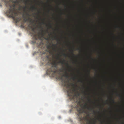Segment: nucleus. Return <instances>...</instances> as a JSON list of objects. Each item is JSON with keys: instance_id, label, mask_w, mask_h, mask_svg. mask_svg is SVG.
Segmentation results:
<instances>
[{"instance_id": "obj_1", "label": "nucleus", "mask_w": 124, "mask_h": 124, "mask_svg": "<svg viewBox=\"0 0 124 124\" xmlns=\"http://www.w3.org/2000/svg\"><path fill=\"white\" fill-rule=\"evenodd\" d=\"M58 56L56 57V58L57 60H59V61L56 62L57 61H54L53 63V66L51 67L49 69L47 70V72L48 73L50 74L52 73L53 75L54 74L58 73V70H56L57 65L58 63H61L62 64H65L68 68H69L68 70L69 72L71 71V70L70 69V68L71 67V66L69 65L68 62H66V61L64 59L62 60L60 59V57L59 56V54H58Z\"/></svg>"}, {"instance_id": "obj_2", "label": "nucleus", "mask_w": 124, "mask_h": 124, "mask_svg": "<svg viewBox=\"0 0 124 124\" xmlns=\"http://www.w3.org/2000/svg\"><path fill=\"white\" fill-rule=\"evenodd\" d=\"M79 120L81 124H96V120L92 121L88 119L87 116H83V113H85V111L80 106L77 108Z\"/></svg>"}, {"instance_id": "obj_3", "label": "nucleus", "mask_w": 124, "mask_h": 124, "mask_svg": "<svg viewBox=\"0 0 124 124\" xmlns=\"http://www.w3.org/2000/svg\"><path fill=\"white\" fill-rule=\"evenodd\" d=\"M15 5H13L12 9L11 8L9 9L7 11L6 13L8 16L14 19L15 20L16 22L17 23L20 21L21 19L20 17L16 18V16L17 14V13L16 11L15 8Z\"/></svg>"}, {"instance_id": "obj_4", "label": "nucleus", "mask_w": 124, "mask_h": 124, "mask_svg": "<svg viewBox=\"0 0 124 124\" xmlns=\"http://www.w3.org/2000/svg\"><path fill=\"white\" fill-rule=\"evenodd\" d=\"M31 28L32 31L30 32V34L31 35V36L33 37V39L35 40L38 39L41 40V39L43 37L45 34V33L44 32V31L43 28L40 26V28H41V32L37 34L35 31V28L32 27Z\"/></svg>"}, {"instance_id": "obj_5", "label": "nucleus", "mask_w": 124, "mask_h": 124, "mask_svg": "<svg viewBox=\"0 0 124 124\" xmlns=\"http://www.w3.org/2000/svg\"><path fill=\"white\" fill-rule=\"evenodd\" d=\"M67 92L68 94V96L70 97V99L71 100H74V97H76L79 96L80 95V93L79 92L77 91L75 93V94L74 95H72V93L71 92V89L69 88L67 91Z\"/></svg>"}, {"instance_id": "obj_6", "label": "nucleus", "mask_w": 124, "mask_h": 124, "mask_svg": "<svg viewBox=\"0 0 124 124\" xmlns=\"http://www.w3.org/2000/svg\"><path fill=\"white\" fill-rule=\"evenodd\" d=\"M5 2L6 6L7 7H8L9 8H10L9 9H10L11 8V9H12V8H13V5L14 4L15 5V3H18V1L17 0L15 1H14L13 2L15 4H10V2L9 1L5 0Z\"/></svg>"}, {"instance_id": "obj_7", "label": "nucleus", "mask_w": 124, "mask_h": 124, "mask_svg": "<svg viewBox=\"0 0 124 124\" xmlns=\"http://www.w3.org/2000/svg\"><path fill=\"white\" fill-rule=\"evenodd\" d=\"M83 108L85 109H87L89 111H93V113L94 114H96V112L94 110V107H92L91 106H89L86 104H85L83 106Z\"/></svg>"}, {"instance_id": "obj_8", "label": "nucleus", "mask_w": 124, "mask_h": 124, "mask_svg": "<svg viewBox=\"0 0 124 124\" xmlns=\"http://www.w3.org/2000/svg\"><path fill=\"white\" fill-rule=\"evenodd\" d=\"M60 79H61L62 81H63V85L64 86H66L68 88H69L70 87V85L69 84H67V82L65 80H63V78L62 77Z\"/></svg>"}, {"instance_id": "obj_9", "label": "nucleus", "mask_w": 124, "mask_h": 124, "mask_svg": "<svg viewBox=\"0 0 124 124\" xmlns=\"http://www.w3.org/2000/svg\"><path fill=\"white\" fill-rule=\"evenodd\" d=\"M63 70L65 71V74L63 75V76L65 77L66 78H68L69 77L68 73L66 71L67 69L66 68H64Z\"/></svg>"}, {"instance_id": "obj_10", "label": "nucleus", "mask_w": 124, "mask_h": 124, "mask_svg": "<svg viewBox=\"0 0 124 124\" xmlns=\"http://www.w3.org/2000/svg\"><path fill=\"white\" fill-rule=\"evenodd\" d=\"M50 43H49V44L47 45L46 46V48L48 50V52L50 53L51 54V48L52 46L50 44Z\"/></svg>"}, {"instance_id": "obj_11", "label": "nucleus", "mask_w": 124, "mask_h": 124, "mask_svg": "<svg viewBox=\"0 0 124 124\" xmlns=\"http://www.w3.org/2000/svg\"><path fill=\"white\" fill-rule=\"evenodd\" d=\"M51 39H52L53 40L54 39L57 40V41L59 40V39H58L57 37L56 36H52L51 38H50Z\"/></svg>"}, {"instance_id": "obj_12", "label": "nucleus", "mask_w": 124, "mask_h": 124, "mask_svg": "<svg viewBox=\"0 0 124 124\" xmlns=\"http://www.w3.org/2000/svg\"><path fill=\"white\" fill-rule=\"evenodd\" d=\"M52 46H53L54 47V48H53V50L55 51H56V47L57 46L56 44H52Z\"/></svg>"}, {"instance_id": "obj_13", "label": "nucleus", "mask_w": 124, "mask_h": 124, "mask_svg": "<svg viewBox=\"0 0 124 124\" xmlns=\"http://www.w3.org/2000/svg\"><path fill=\"white\" fill-rule=\"evenodd\" d=\"M31 9L32 11L34 10H37V8L34 6H32Z\"/></svg>"}, {"instance_id": "obj_14", "label": "nucleus", "mask_w": 124, "mask_h": 124, "mask_svg": "<svg viewBox=\"0 0 124 124\" xmlns=\"http://www.w3.org/2000/svg\"><path fill=\"white\" fill-rule=\"evenodd\" d=\"M44 44V43L43 42V41L42 40H40V43H39V46H41V45H43Z\"/></svg>"}, {"instance_id": "obj_15", "label": "nucleus", "mask_w": 124, "mask_h": 124, "mask_svg": "<svg viewBox=\"0 0 124 124\" xmlns=\"http://www.w3.org/2000/svg\"><path fill=\"white\" fill-rule=\"evenodd\" d=\"M72 78L73 80H75L77 79L76 76L75 75L73 77H72Z\"/></svg>"}, {"instance_id": "obj_16", "label": "nucleus", "mask_w": 124, "mask_h": 124, "mask_svg": "<svg viewBox=\"0 0 124 124\" xmlns=\"http://www.w3.org/2000/svg\"><path fill=\"white\" fill-rule=\"evenodd\" d=\"M45 39L47 40V41L48 43H49V38H45Z\"/></svg>"}, {"instance_id": "obj_17", "label": "nucleus", "mask_w": 124, "mask_h": 124, "mask_svg": "<svg viewBox=\"0 0 124 124\" xmlns=\"http://www.w3.org/2000/svg\"><path fill=\"white\" fill-rule=\"evenodd\" d=\"M27 8L26 6H25L23 7V11L24 12H26V9Z\"/></svg>"}, {"instance_id": "obj_18", "label": "nucleus", "mask_w": 124, "mask_h": 124, "mask_svg": "<svg viewBox=\"0 0 124 124\" xmlns=\"http://www.w3.org/2000/svg\"><path fill=\"white\" fill-rule=\"evenodd\" d=\"M49 28L50 29H51L52 28V26L51 25V24L50 23L49 24Z\"/></svg>"}, {"instance_id": "obj_19", "label": "nucleus", "mask_w": 124, "mask_h": 124, "mask_svg": "<svg viewBox=\"0 0 124 124\" xmlns=\"http://www.w3.org/2000/svg\"><path fill=\"white\" fill-rule=\"evenodd\" d=\"M82 93H83L85 95L87 94V93L85 91H82Z\"/></svg>"}, {"instance_id": "obj_20", "label": "nucleus", "mask_w": 124, "mask_h": 124, "mask_svg": "<svg viewBox=\"0 0 124 124\" xmlns=\"http://www.w3.org/2000/svg\"><path fill=\"white\" fill-rule=\"evenodd\" d=\"M110 100H111L113 102V103H115V101H114V99H112V97H111L110 98Z\"/></svg>"}, {"instance_id": "obj_21", "label": "nucleus", "mask_w": 124, "mask_h": 124, "mask_svg": "<svg viewBox=\"0 0 124 124\" xmlns=\"http://www.w3.org/2000/svg\"><path fill=\"white\" fill-rule=\"evenodd\" d=\"M26 12V14L27 16H30V15H29V13H28V12Z\"/></svg>"}, {"instance_id": "obj_22", "label": "nucleus", "mask_w": 124, "mask_h": 124, "mask_svg": "<svg viewBox=\"0 0 124 124\" xmlns=\"http://www.w3.org/2000/svg\"><path fill=\"white\" fill-rule=\"evenodd\" d=\"M88 102H92V101L91 100V99L89 98L88 99Z\"/></svg>"}, {"instance_id": "obj_23", "label": "nucleus", "mask_w": 124, "mask_h": 124, "mask_svg": "<svg viewBox=\"0 0 124 124\" xmlns=\"http://www.w3.org/2000/svg\"><path fill=\"white\" fill-rule=\"evenodd\" d=\"M71 54H72V55H73V56H74L75 55L73 54V51L72 50H71Z\"/></svg>"}, {"instance_id": "obj_24", "label": "nucleus", "mask_w": 124, "mask_h": 124, "mask_svg": "<svg viewBox=\"0 0 124 124\" xmlns=\"http://www.w3.org/2000/svg\"><path fill=\"white\" fill-rule=\"evenodd\" d=\"M87 72L88 73V75L89 76L90 75V70H88Z\"/></svg>"}, {"instance_id": "obj_25", "label": "nucleus", "mask_w": 124, "mask_h": 124, "mask_svg": "<svg viewBox=\"0 0 124 124\" xmlns=\"http://www.w3.org/2000/svg\"><path fill=\"white\" fill-rule=\"evenodd\" d=\"M116 95L117 96H119V97H121V96L118 93H116Z\"/></svg>"}, {"instance_id": "obj_26", "label": "nucleus", "mask_w": 124, "mask_h": 124, "mask_svg": "<svg viewBox=\"0 0 124 124\" xmlns=\"http://www.w3.org/2000/svg\"><path fill=\"white\" fill-rule=\"evenodd\" d=\"M24 21L25 22H26V21L28 20V19H26L25 18H24Z\"/></svg>"}, {"instance_id": "obj_27", "label": "nucleus", "mask_w": 124, "mask_h": 124, "mask_svg": "<svg viewBox=\"0 0 124 124\" xmlns=\"http://www.w3.org/2000/svg\"><path fill=\"white\" fill-rule=\"evenodd\" d=\"M78 82H81V83L83 82V81L82 80H78Z\"/></svg>"}, {"instance_id": "obj_28", "label": "nucleus", "mask_w": 124, "mask_h": 124, "mask_svg": "<svg viewBox=\"0 0 124 124\" xmlns=\"http://www.w3.org/2000/svg\"><path fill=\"white\" fill-rule=\"evenodd\" d=\"M31 42L32 43H36V42L35 41H32Z\"/></svg>"}, {"instance_id": "obj_29", "label": "nucleus", "mask_w": 124, "mask_h": 124, "mask_svg": "<svg viewBox=\"0 0 124 124\" xmlns=\"http://www.w3.org/2000/svg\"><path fill=\"white\" fill-rule=\"evenodd\" d=\"M63 55L65 57H67V54H65L64 53L63 54Z\"/></svg>"}, {"instance_id": "obj_30", "label": "nucleus", "mask_w": 124, "mask_h": 124, "mask_svg": "<svg viewBox=\"0 0 124 124\" xmlns=\"http://www.w3.org/2000/svg\"><path fill=\"white\" fill-rule=\"evenodd\" d=\"M59 72H63V70H62L61 69H60L59 70Z\"/></svg>"}, {"instance_id": "obj_31", "label": "nucleus", "mask_w": 124, "mask_h": 124, "mask_svg": "<svg viewBox=\"0 0 124 124\" xmlns=\"http://www.w3.org/2000/svg\"><path fill=\"white\" fill-rule=\"evenodd\" d=\"M87 114L88 116H90V115L88 112L87 113Z\"/></svg>"}, {"instance_id": "obj_32", "label": "nucleus", "mask_w": 124, "mask_h": 124, "mask_svg": "<svg viewBox=\"0 0 124 124\" xmlns=\"http://www.w3.org/2000/svg\"><path fill=\"white\" fill-rule=\"evenodd\" d=\"M42 24H45V23L44 22H42Z\"/></svg>"}, {"instance_id": "obj_33", "label": "nucleus", "mask_w": 124, "mask_h": 124, "mask_svg": "<svg viewBox=\"0 0 124 124\" xmlns=\"http://www.w3.org/2000/svg\"><path fill=\"white\" fill-rule=\"evenodd\" d=\"M45 32L46 33V32H48V30H46V31H45Z\"/></svg>"}, {"instance_id": "obj_34", "label": "nucleus", "mask_w": 124, "mask_h": 124, "mask_svg": "<svg viewBox=\"0 0 124 124\" xmlns=\"http://www.w3.org/2000/svg\"><path fill=\"white\" fill-rule=\"evenodd\" d=\"M76 91V90L75 89H74L73 90V91L75 92V91Z\"/></svg>"}, {"instance_id": "obj_35", "label": "nucleus", "mask_w": 124, "mask_h": 124, "mask_svg": "<svg viewBox=\"0 0 124 124\" xmlns=\"http://www.w3.org/2000/svg\"><path fill=\"white\" fill-rule=\"evenodd\" d=\"M97 120H99V121H100V119H99V118H97Z\"/></svg>"}, {"instance_id": "obj_36", "label": "nucleus", "mask_w": 124, "mask_h": 124, "mask_svg": "<svg viewBox=\"0 0 124 124\" xmlns=\"http://www.w3.org/2000/svg\"><path fill=\"white\" fill-rule=\"evenodd\" d=\"M21 26L22 27H23V25L22 24H21Z\"/></svg>"}, {"instance_id": "obj_37", "label": "nucleus", "mask_w": 124, "mask_h": 124, "mask_svg": "<svg viewBox=\"0 0 124 124\" xmlns=\"http://www.w3.org/2000/svg\"><path fill=\"white\" fill-rule=\"evenodd\" d=\"M72 86H74L75 85L74 84H72Z\"/></svg>"}, {"instance_id": "obj_38", "label": "nucleus", "mask_w": 124, "mask_h": 124, "mask_svg": "<svg viewBox=\"0 0 124 124\" xmlns=\"http://www.w3.org/2000/svg\"><path fill=\"white\" fill-rule=\"evenodd\" d=\"M51 35V34H49L48 35H49L50 36V35Z\"/></svg>"}, {"instance_id": "obj_39", "label": "nucleus", "mask_w": 124, "mask_h": 124, "mask_svg": "<svg viewBox=\"0 0 124 124\" xmlns=\"http://www.w3.org/2000/svg\"><path fill=\"white\" fill-rule=\"evenodd\" d=\"M77 50H79V49L78 48V49H77Z\"/></svg>"}, {"instance_id": "obj_40", "label": "nucleus", "mask_w": 124, "mask_h": 124, "mask_svg": "<svg viewBox=\"0 0 124 124\" xmlns=\"http://www.w3.org/2000/svg\"><path fill=\"white\" fill-rule=\"evenodd\" d=\"M101 123H102L103 122L102 121H101Z\"/></svg>"}, {"instance_id": "obj_41", "label": "nucleus", "mask_w": 124, "mask_h": 124, "mask_svg": "<svg viewBox=\"0 0 124 124\" xmlns=\"http://www.w3.org/2000/svg\"><path fill=\"white\" fill-rule=\"evenodd\" d=\"M28 1H30V0H27Z\"/></svg>"}, {"instance_id": "obj_42", "label": "nucleus", "mask_w": 124, "mask_h": 124, "mask_svg": "<svg viewBox=\"0 0 124 124\" xmlns=\"http://www.w3.org/2000/svg\"><path fill=\"white\" fill-rule=\"evenodd\" d=\"M99 117H100V118H101V116H99Z\"/></svg>"}, {"instance_id": "obj_43", "label": "nucleus", "mask_w": 124, "mask_h": 124, "mask_svg": "<svg viewBox=\"0 0 124 124\" xmlns=\"http://www.w3.org/2000/svg\"><path fill=\"white\" fill-rule=\"evenodd\" d=\"M47 57V58H48V57Z\"/></svg>"}]
</instances>
